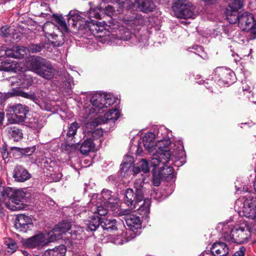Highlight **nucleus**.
<instances>
[{
  "instance_id": "1",
  "label": "nucleus",
  "mask_w": 256,
  "mask_h": 256,
  "mask_svg": "<svg viewBox=\"0 0 256 256\" xmlns=\"http://www.w3.org/2000/svg\"><path fill=\"white\" fill-rule=\"evenodd\" d=\"M153 134L158 146V151L157 155H162L168 153L170 158L174 157L176 160L174 166H180L184 164L186 160L184 159L186 157V152L184 150V146L182 141L178 142V146L176 148H173L172 152L170 150L168 146L171 144L170 138H172V132H169L166 126H156L153 128ZM166 154L164 157L166 158Z\"/></svg>"
},
{
  "instance_id": "2",
  "label": "nucleus",
  "mask_w": 256,
  "mask_h": 256,
  "mask_svg": "<svg viewBox=\"0 0 256 256\" xmlns=\"http://www.w3.org/2000/svg\"><path fill=\"white\" fill-rule=\"evenodd\" d=\"M166 158L164 154L156 155L152 160L151 166H152V184L153 185L158 186L160 184L162 178H172L174 177V168L172 166H165L172 158L168 153H166Z\"/></svg>"
},
{
  "instance_id": "3",
  "label": "nucleus",
  "mask_w": 256,
  "mask_h": 256,
  "mask_svg": "<svg viewBox=\"0 0 256 256\" xmlns=\"http://www.w3.org/2000/svg\"><path fill=\"white\" fill-rule=\"evenodd\" d=\"M124 220L128 228L121 234H118L115 239L114 243L122 244L127 242L140 234L141 229V220L138 216L134 214H124Z\"/></svg>"
},
{
  "instance_id": "4",
  "label": "nucleus",
  "mask_w": 256,
  "mask_h": 256,
  "mask_svg": "<svg viewBox=\"0 0 256 256\" xmlns=\"http://www.w3.org/2000/svg\"><path fill=\"white\" fill-rule=\"evenodd\" d=\"M0 196L6 200L9 201L5 204L7 208L12 211H16L24 208L23 200L26 197L25 193L22 190L14 189L10 187L0 188Z\"/></svg>"
},
{
  "instance_id": "5",
  "label": "nucleus",
  "mask_w": 256,
  "mask_h": 256,
  "mask_svg": "<svg viewBox=\"0 0 256 256\" xmlns=\"http://www.w3.org/2000/svg\"><path fill=\"white\" fill-rule=\"evenodd\" d=\"M214 77L212 78L214 80H207L206 81L204 80L202 82L201 81L198 82L200 84H204L205 86L212 92V88L208 86V84H214V82H218L219 85L222 84H227L228 86L234 84L236 80L234 72L229 68H226L223 67L216 68L213 72Z\"/></svg>"
},
{
  "instance_id": "6",
  "label": "nucleus",
  "mask_w": 256,
  "mask_h": 256,
  "mask_svg": "<svg viewBox=\"0 0 256 256\" xmlns=\"http://www.w3.org/2000/svg\"><path fill=\"white\" fill-rule=\"evenodd\" d=\"M146 179V176L141 174V178L136 180L134 188L136 192L132 188L127 189L124 194V202L131 210L136 208L138 203L144 200L143 186Z\"/></svg>"
},
{
  "instance_id": "7",
  "label": "nucleus",
  "mask_w": 256,
  "mask_h": 256,
  "mask_svg": "<svg viewBox=\"0 0 256 256\" xmlns=\"http://www.w3.org/2000/svg\"><path fill=\"white\" fill-rule=\"evenodd\" d=\"M252 230H256V227L252 226V222L245 221L240 225L230 228V240L238 244L247 242L251 237Z\"/></svg>"
},
{
  "instance_id": "8",
  "label": "nucleus",
  "mask_w": 256,
  "mask_h": 256,
  "mask_svg": "<svg viewBox=\"0 0 256 256\" xmlns=\"http://www.w3.org/2000/svg\"><path fill=\"white\" fill-rule=\"evenodd\" d=\"M242 205V208L237 210L238 213L240 216H246L254 221L256 220V197L250 196L242 202L240 200L236 202L235 208L237 206Z\"/></svg>"
},
{
  "instance_id": "9",
  "label": "nucleus",
  "mask_w": 256,
  "mask_h": 256,
  "mask_svg": "<svg viewBox=\"0 0 256 256\" xmlns=\"http://www.w3.org/2000/svg\"><path fill=\"white\" fill-rule=\"evenodd\" d=\"M106 30L105 26L102 24V22H98L94 20L91 21L84 20V25H80L78 28V32L82 36L90 34L102 37L105 34L104 32Z\"/></svg>"
},
{
  "instance_id": "10",
  "label": "nucleus",
  "mask_w": 256,
  "mask_h": 256,
  "mask_svg": "<svg viewBox=\"0 0 256 256\" xmlns=\"http://www.w3.org/2000/svg\"><path fill=\"white\" fill-rule=\"evenodd\" d=\"M53 242L50 241V236H48V238L46 239L45 235L42 233L35 234L28 238L22 240V245L29 248L44 246Z\"/></svg>"
},
{
  "instance_id": "11",
  "label": "nucleus",
  "mask_w": 256,
  "mask_h": 256,
  "mask_svg": "<svg viewBox=\"0 0 256 256\" xmlns=\"http://www.w3.org/2000/svg\"><path fill=\"white\" fill-rule=\"evenodd\" d=\"M8 111L11 114L13 123H20L24 121L28 112V108L22 104H16L8 108Z\"/></svg>"
},
{
  "instance_id": "12",
  "label": "nucleus",
  "mask_w": 256,
  "mask_h": 256,
  "mask_svg": "<svg viewBox=\"0 0 256 256\" xmlns=\"http://www.w3.org/2000/svg\"><path fill=\"white\" fill-rule=\"evenodd\" d=\"M104 97L105 93L101 92L94 94L90 99L92 106L86 110V111L88 110L90 114L94 113L101 114L103 112V108H104L106 105L104 104Z\"/></svg>"
},
{
  "instance_id": "13",
  "label": "nucleus",
  "mask_w": 256,
  "mask_h": 256,
  "mask_svg": "<svg viewBox=\"0 0 256 256\" xmlns=\"http://www.w3.org/2000/svg\"><path fill=\"white\" fill-rule=\"evenodd\" d=\"M72 226L71 223L68 220H63L59 222L48 233V236H50V241L60 239L62 234L70 231Z\"/></svg>"
},
{
  "instance_id": "14",
  "label": "nucleus",
  "mask_w": 256,
  "mask_h": 256,
  "mask_svg": "<svg viewBox=\"0 0 256 256\" xmlns=\"http://www.w3.org/2000/svg\"><path fill=\"white\" fill-rule=\"evenodd\" d=\"M173 9L177 17L180 18H192L194 16V8L190 4L175 3Z\"/></svg>"
},
{
  "instance_id": "15",
  "label": "nucleus",
  "mask_w": 256,
  "mask_h": 256,
  "mask_svg": "<svg viewBox=\"0 0 256 256\" xmlns=\"http://www.w3.org/2000/svg\"><path fill=\"white\" fill-rule=\"evenodd\" d=\"M14 226L20 232H26L33 226L32 219L28 216L20 214H18Z\"/></svg>"
},
{
  "instance_id": "16",
  "label": "nucleus",
  "mask_w": 256,
  "mask_h": 256,
  "mask_svg": "<svg viewBox=\"0 0 256 256\" xmlns=\"http://www.w3.org/2000/svg\"><path fill=\"white\" fill-rule=\"evenodd\" d=\"M124 22L128 27V29L130 30H139V26L145 24L144 18L138 14H134L132 16L124 18Z\"/></svg>"
},
{
  "instance_id": "17",
  "label": "nucleus",
  "mask_w": 256,
  "mask_h": 256,
  "mask_svg": "<svg viewBox=\"0 0 256 256\" xmlns=\"http://www.w3.org/2000/svg\"><path fill=\"white\" fill-rule=\"evenodd\" d=\"M254 18L252 13L244 12L240 14L238 26L243 31L251 30Z\"/></svg>"
},
{
  "instance_id": "18",
  "label": "nucleus",
  "mask_w": 256,
  "mask_h": 256,
  "mask_svg": "<svg viewBox=\"0 0 256 256\" xmlns=\"http://www.w3.org/2000/svg\"><path fill=\"white\" fill-rule=\"evenodd\" d=\"M8 94L10 96H21L27 99H29L34 102L36 104H38V106L40 105V100L36 96L34 92H32L30 91L28 92H26L20 88H12V92H8Z\"/></svg>"
},
{
  "instance_id": "19",
  "label": "nucleus",
  "mask_w": 256,
  "mask_h": 256,
  "mask_svg": "<svg viewBox=\"0 0 256 256\" xmlns=\"http://www.w3.org/2000/svg\"><path fill=\"white\" fill-rule=\"evenodd\" d=\"M28 52V48L25 46H17L12 48H8L5 50V55L7 57L14 58H22Z\"/></svg>"
},
{
  "instance_id": "20",
  "label": "nucleus",
  "mask_w": 256,
  "mask_h": 256,
  "mask_svg": "<svg viewBox=\"0 0 256 256\" xmlns=\"http://www.w3.org/2000/svg\"><path fill=\"white\" fill-rule=\"evenodd\" d=\"M56 70L50 63L42 64L36 69V73L40 76L48 80L53 78Z\"/></svg>"
},
{
  "instance_id": "21",
  "label": "nucleus",
  "mask_w": 256,
  "mask_h": 256,
  "mask_svg": "<svg viewBox=\"0 0 256 256\" xmlns=\"http://www.w3.org/2000/svg\"><path fill=\"white\" fill-rule=\"evenodd\" d=\"M142 143L144 147L149 152H152L158 146L155 138L154 134L152 132L146 133L142 137Z\"/></svg>"
},
{
  "instance_id": "22",
  "label": "nucleus",
  "mask_w": 256,
  "mask_h": 256,
  "mask_svg": "<svg viewBox=\"0 0 256 256\" xmlns=\"http://www.w3.org/2000/svg\"><path fill=\"white\" fill-rule=\"evenodd\" d=\"M30 176V174L24 166L18 165L14 168L13 177L15 180L24 182L28 180Z\"/></svg>"
},
{
  "instance_id": "23",
  "label": "nucleus",
  "mask_w": 256,
  "mask_h": 256,
  "mask_svg": "<svg viewBox=\"0 0 256 256\" xmlns=\"http://www.w3.org/2000/svg\"><path fill=\"white\" fill-rule=\"evenodd\" d=\"M210 250L214 256H226L228 254L229 249L225 243L216 242L212 245Z\"/></svg>"
},
{
  "instance_id": "24",
  "label": "nucleus",
  "mask_w": 256,
  "mask_h": 256,
  "mask_svg": "<svg viewBox=\"0 0 256 256\" xmlns=\"http://www.w3.org/2000/svg\"><path fill=\"white\" fill-rule=\"evenodd\" d=\"M83 18L75 12H70L68 15V24L70 27L79 28L80 25H84Z\"/></svg>"
},
{
  "instance_id": "25",
  "label": "nucleus",
  "mask_w": 256,
  "mask_h": 256,
  "mask_svg": "<svg viewBox=\"0 0 256 256\" xmlns=\"http://www.w3.org/2000/svg\"><path fill=\"white\" fill-rule=\"evenodd\" d=\"M8 137L14 141L18 142L23 137L22 130L14 126H10L6 128L5 130Z\"/></svg>"
},
{
  "instance_id": "26",
  "label": "nucleus",
  "mask_w": 256,
  "mask_h": 256,
  "mask_svg": "<svg viewBox=\"0 0 256 256\" xmlns=\"http://www.w3.org/2000/svg\"><path fill=\"white\" fill-rule=\"evenodd\" d=\"M20 65L16 61L6 60L0 63V71L16 72L19 70Z\"/></svg>"
},
{
  "instance_id": "27",
  "label": "nucleus",
  "mask_w": 256,
  "mask_h": 256,
  "mask_svg": "<svg viewBox=\"0 0 256 256\" xmlns=\"http://www.w3.org/2000/svg\"><path fill=\"white\" fill-rule=\"evenodd\" d=\"M66 252V248L63 244L59 245L53 248L45 250L42 256H64Z\"/></svg>"
},
{
  "instance_id": "28",
  "label": "nucleus",
  "mask_w": 256,
  "mask_h": 256,
  "mask_svg": "<svg viewBox=\"0 0 256 256\" xmlns=\"http://www.w3.org/2000/svg\"><path fill=\"white\" fill-rule=\"evenodd\" d=\"M102 224V218L98 215L94 214L86 221L87 228L90 231H95Z\"/></svg>"
},
{
  "instance_id": "29",
  "label": "nucleus",
  "mask_w": 256,
  "mask_h": 256,
  "mask_svg": "<svg viewBox=\"0 0 256 256\" xmlns=\"http://www.w3.org/2000/svg\"><path fill=\"white\" fill-rule=\"evenodd\" d=\"M52 18L58 25L61 32L65 33H68L70 32L68 24L66 23L62 14H54L52 15Z\"/></svg>"
},
{
  "instance_id": "30",
  "label": "nucleus",
  "mask_w": 256,
  "mask_h": 256,
  "mask_svg": "<svg viewBox=\"0 0 256 256\" xmlns=\"http://www.w3.org/2000/svg\"><path fill=\"white\" fill-rule=\"evenodd\" d=\"M137 4L140 11L144 13L152 12L156 7L152 0H138Z\"/></svg>"
},
{
  "instance_id": "31",
  "label": "nucleus",
  "mask_w": 256,
  "mask_h": 256,
  "mask_svg": "<svg viewBox=\"0 0 256 256\" xmlns=\"http://www.w3.org/2000/svg\"><path fill=\"white\" fill-rule=\"evenodd\" d=\"M72 240H82L84 236V228L78 226L72 225L69 232Z\"/></svg>"
},
{
  "instance_id": "32",
  "label": "nucleus",
  "mask_w": 256,
  "mask_h": 256,
  "mask_svg": "<svg viewBox=\"0 0 256 256\" xmlns=\"http://www.w3.org/2000/svg\"><path fill=\"white\" fill-rule=\"evenodd\" d=\"M138 0H117L118 10L120 12H124V10H130L134 6V4L137 3Z\"/></svg>"
},
{
  "instance_id": "33",
  "label": "nucleus",
  "mask_w": 256,
  "mask_h": 256,
  "mask_svg": "<svg viewBox=\"0 0 256 256\" xmlns=\"http://www.w3.org/2000/svg\"><path fill=\"white\" fill-rule=\"evenodd\" d=\"M150 205V199H144L143 204L142 206H140L138 209V210L140 214L142 216V218L146 220L148 218Z\"/></svg>"
},
{
  "instance_id": "34",
  "label": "nucleus",
  "mask_w": 256,
  "mask_h": 256,
  "mask_svg": "<svg viewBox=\"0 0 256 256\" xmlns=\"http://www.w3.org/2000/svg\"><path fill=\"white\" fill-rule=\"evenodd\" d=\"M93 140L92 138H88L82 144L80 150L83 154H88L90 150L94 147Z\"/></svg>"
},
{
  "instance_id": "35",
  "label": "nucleus",
  "mask_w": 256,
  "mask_h": 256,
  "mask_svg": "<svg viewBox=\"0 0 256 256\" xmlns=\"http://www.w3.org/2000/svg\"><path fill=\"white\" fill-rule=\"evenodd\" d=\"M90 21L92 20V18L102 20L104 18V14L103 12V10L101 8H96L90 9L87 13Z\"/></svg>"
},
{
  "instance_id": "36",
  "label": "nucleus",
  "mask_w": 256,
  "mask_h": 256,
  "mask_svg": "<svg viewBox=\"0 0 256 256\" xmlns=\"http://www.w3.org/2000/svg\"><path fill=\"white\" fill-rule=\"evenodd\" d=\"M119 225L116 220L106 219L104 221L102 220V226L104 230L111 232L117 230Z\"/></svg>"
},
{
  "instance_id": "37",
  "label": "nucleus",
  "mask_w": 256,
  "mask_h": 256,
  "mask_svg": "<svg viewBox=\"0 0 256 256\" xmlns=\"http://www.w3.org/2000/svg\"><path fill=\"white\" fill-rule=\"evenodd\" d=\"M64 33L61 32L60 35L58 36L54 33L50 34L51 38L53 40H52L51 44L56 47H60L62 46L64 42Z\"/></svg>"
},
{
  "instance_id": "38",
  "label": "nucleus",
  "mask_w": 256,
  "mask_h": 256,
  "mask_svg": "<svg viewBox=\"0 0 256 256\" xmlns=\"http://www.w3.org/2000/svg\"><path fill=\"white\" fill-rule=\"evenodd\" d=\"M226 16L228 22L230 24L238 23L240 14L238 12L227 10L226 12Z\"/></svg>"
},
{
  "instance_id": "39",
  "label": "nucleus",
  "mask_w": 256,
  "mask_h": 256,
  "mask_svg": "<svg viewBox=\"0 0 256 256\" xmlns=\"http://www.w3.org/2000/svg\"><path fill=\"white\" fill-rule=\"evenodd\" d=\"M4 244L7 246L8 250L6 254H11L16 252L18 248L16 242L12 238H7L4 240Z\"/></svg>"
},
{
  "instance_id": "40",
  "label": "nucleus",
  "mask_w": 256,
  "mask_h": 256,
  "mask_svg": "<svg viewBox=\"0 0 256 256\" xmlns=\"http://www.w3.org/2000/svg\"><path fill=\"white\" fill-rule=\"evenodd\" d=\"M28 126L32 128L38 130L43 127V123L41 119L34 118L30 119Z\"/></svg>"
},
{
  "instance_id": "41",
  "label": "nucleus",
  "mask_w": 256,
  "mask_h": 256,
  "mask_svg": "<svg viewBox=\"0 0 256 256\" xmlns=\"http://www.w3.org/2000/svg\"><path fill=\"white\" fill-rule=\"evenodd\" d=\"M120 112L117 108L110 110L104 114V117L108 120H116L118 119Z\"/></svg>"
},
{
  "instance_id": "42",
  "label": "nucleus",
  "mask_w": 256,
  "mask_h": 256,
  "mask_svg": "<svg viewBox=\"0 0 256 256\" xmlns=\"http://www.w3.org/2000/svg\"><path fill=\"white\" fill-rule=\"evenodd\" d=\"M48 44H44L43 43L32 44L27 48L28 52L31 53H37L40 52L43 48H48Z\"/></svg>"
},
{
  "instance_id": "43",
  "label": "nucleus",
  "mask_w": 256,
  "mask_h": 256,
  "mask_svg": "<svg viewBox=\"0 0 256 256\" xmlns=\"http://www.w3.org/2000/svg\"><path fill=\"white\" fill-rule=\"evenodd\" d=\"M133 162V158L132 156H126L124 157L122 164H120V171L122 172H126L132 164Z\"/></svg>"
},
{
  "instance_id": "44",
  "label": "nucleus",
  "mask_w": 256,
  "mask_h": 256,
  "mask_svg": "<svg viewBox=\"0 0 256 256\" xmlns=\"http://www.w3.org/2000/svg\"><path fill=\"white\" fill-rule=\"evenodd\" d=\"M223 31L229 39H232L236 36L237 32L232 25H228L222 27Z\"/></svg>"
},
{
  "instance_id": "45",
  "label": "nucleus",
  "mask_w": 256,
  "mask_h": 256,
  "mask_svg": "<svg viewBox=\"0 0 256 256\" xmlns=\"http://www.w3.org/2000/svg\"><path fill=\"white\" fill-rule=\"evenodd\" d=\"M104 104H106L104 108H107L113 104L114 103L120 102V100L118 98H116L112 94H110L105 93Z\"/></svg>"
},
{
  "instance_id": "46",
  "label": "nucleus",
  "mask_w": 256,
  "mask_h": 256,
  "mask_svg": "<svg viewBox=\"0 0 256 256\" xmlns=\"http://www.w3.org/2000/svg\"><path fill=\"white\" fill-rule=\"evenodd\" d=\"M78 128V124L76 122H75L72 123L68 128V130L66 133L67 137L72 138L76 134Z\"/></svg>"
},
{
  "instance_id": "47",
  "label": "nucleus",
  "mask_w": 256,
  "mask_h": 256,
  "mask_svg": "<svg viewBox=\"0 0 256 256\" xmlns=\"http://www.w3.org/2000/svg\"><path fill=\"white\" fill-rule=\"evenodd\" d=\"M244 5L242 0H232L229 4L230 10L238 12V10L242 8Z\"/></svg>"
},
{
  "instance_id": "48",
  "label": "nucleus",
  "mask_w": 256,
  "mask_h": 256,
  "mask_svg": "<svg viewBox=\"0 0 256 256\" xmlns=\"http://www.w3.org/2000/svg\"><path fill=\"white\" fill-rule=\"evenodd\" d=\"M112 191L108 190H103L102 192L101 195L104 199V204L112 203L111 200H114L112 196Z\"/></svg>"
},
{
  "instance_id": "49",
  "label": "nucleus",
  "mask_w": 256,
  "mask_h": 256,
  "mask_svg": "<svg viewBox=\"0 0 256 256\" xmlns=\"http://www.w3.org/2000/svg\"><path fill=\"white\" fill-rule=\"evenodd\" d=\"M20 76V81L21 84L24 87H28L32 85V78L30 76H27L26 74H23Z\"/></svg>"
},
{
  "instance_id": "50",
  "label": "nucleus",
  "mask_w": 256,
  "mask_h": 256,
  "mask_svg": "<svg viewBox=\"0 0 256 256\" xmlns=\"http://www.w3.org/2000/svg\"><path fill=\"white\" fill-rule=\"evenodd\" d=\"M64 77L66 78L65 85L68 88V92L69 95H70L72 93V84L74 82L73 78L70 76L68 73L64 74Z\"/></svg>"
},
{
  "instance_id": "51",
  "label": "nucleus",
  "mask_w": 256,
  "mask_h": 256,
  "mask_svg": "<svg viewBox=\"0 0 256 256\" xmlns=\"http://www.w3.org/2000/svg\"><path fill=\"white\" fill-rule=\"evenodd\" d=\"M96 210L94 212V214L100 216H106L108 212V210L102 205L96 206H95Z\"/></svg>"
},
{
  "instance_id": "52",
  "label": "nucleus",
  "mask_w": 256,
  "mask_h": 256,
  "mask_svg": "<svg viewBox=\"0 0 256 256\" xmlns=\"http://www.w3.org/2000/svg\"><path fill=\"white\" fill-rule=\"evenodd\" d=\"M138 166L140 168L142 172L144 174H146L149 172V164L147 160L144 159H142L140 163Z\"/></svg>"
},
{
  "instance_id": "53",
  "label": "nucleus",
  "mask_w": 256,
  "mask_h": 256,
  "mask_svg": "<svg viewBox=\"0 0 256 256\" xmlns=\"http://www.w3.org/2000/svg\"><path fill=\"white\" fill-rule=\"evenodd\" d=\"M101 22L102 24L105 26H110L115 25L116 20L112 18V16L105 17Z\"/></svg>"
},
{
  "instance_id": "54",
  "label": "nucleus",
  "mask_w": 256,
  "mask_h": 256,
  "mask_svg": "<svg viewBox=\"0 0 256 256\" xmlns=\"http://www.w3.org/2000/svg\"><path fill=\"white\" fill-rule=\"evenodd\" d=\"M36 148L35 146L23 148V157H26L32 156L36 151Z\"/></svg>"
},
{
  "instance_id": "55",
  "label": "nucleus",
  "mask_w": 256,
  "mask_h": 256,
  "mask_svg": "<svg viewBox=\"0 0 256 256\" xmlns=\"http://www.w3.org/2000/svg\"><path fill=\"white\" fill-rule=\"evenodd\" d=\"M0 152L2 159L6 161L9 156V154L7 149V145L6 143H4L2 146L0 148Z\"/></svg>"
},
{
  "instance_id": "56",
  "label": "nucleus",
  "mask_w": 256,
  "mask_h": 256,
  "mask_svg": "<svg viewBox=\"0 0 256 256\" xmlns=\"http://www.w3.org/2000/svg\"><path fill=\"white\" fill-rule=\"evenodd\" d=\"M10 28L8 25L4 26L0 30V36L3 38H7L10 34Z\"/></svg>"
},
{
  "instance_id": "57",
  "label": "nucleus",
  "mask_w": 256,
  "mask_h": 256,
  "mask_svg": "<svg viewBox=\"0 0 256 256\" xmlns=\"http://www.w3.org/2000/svg\"><path fill=\"white\" fill-rule=\"evenodd\" d=\"M11 150L14 151V156L18 158L23 157V148L14 146L11 148Z\"/></svg>"
},
{
  "instance_id": "58",
  "label": "nucleus",
  "mask_w": 256,
  "mask_h": 256,
  "mask_svg": "<svg viewBox=\"0 0 256 256\" xmlns=\"http://www.w3.org/2000/svg\"><path fill=\"white\" fill-rule=\"evenodd\" d=\"M91 135L94 138H98L103 135V130L102 128H96L91 132Z\"/></svg>"
},
{
  "instance_id": "59",
  "label": "nucleus",
  "mask_w": 256,
  "mask_h": 256,
  "mask_svg": "<svg viewBox=\"0 0 256 256\" xmlns=\"http://www.w3.org/2000/svg\"><path fill=\"white\" fill-rule=\"evenodd\" d=\"M114 12V8L112 6L110 5L108 6L105 8L104 10H103V12L105 14L104 18L112 16Z\"/></svg>"
},
{
  "instance_id": "60",
  "label": "nucleus",
  "mask_w": 256,
  "mask_h": 256,
  "mask_svg": "<svg viewBox=\"0 0 256 256\" xmlns=\"http://www.w3.org/2000/svg\"><path fill=\"white\" fill-rule=\"evenodd\" d=\"M136 37L135 34H132L128 32H124V34L121 36L120 39L124 41H130L131 39Z\"/></svg>"
},
{
  "instance_id": "61",
  "label": "nucleus",
  "mask_w": 256,
  "mask_h": 256,
  "mask_svg": "<svg viewBox=\"0 0 256 256\" xmlns=\"http://www.w3.org/2000/svg\"><path fill=\"white\" fill-rule=\"evenodd\" d=\"M61 148L64 150L71 151L75 148V145L73 144H70L68 142H64L62 144Z\"/></svg>"
},
{
  "instance_id": "62",
  "label": "nucleus",
  "mask_w": 256,
  "mask_h": 256,
  "mask_svg": "<svg viewBox=\"0 0 256 256\" xmlns=\"http://www.w3.org/2000/svg\"><path fill=\"white\" fill-rule=\"evenodd\" d=\"M246 248L244 246H241L239 250L235 252L232 256H244Z\"/></svg>"
},
{
  "instance_id": "63",
  "label": "nucleus",
  "mask_w": 256,
  "mask_h": 256,
  "mask_svg": "<svg viewBox=\"0 0 256 256\" xmlns=\"http://www.w3.org/2000/svg\"><path fill=\"white\" fill-rule=\"evenodd\" d=\"M230 50L232 53L231 55L234 58V60L236 62H240L241 60L240 57L238 55V54L234 52V50L232 48V46H230Z\"/></svg>"
},
{
  "instance_id": "64",
  "label": "nucleus",
  "mask_w": 256,
  "mask_h": 256,
  "mask_svg": "<svg viewBox=\"0 0 256 256\" xmlns=\"http://www.w3.org/2000/svg\"><path fill=\"white\" fill-rule=\"evenodd\" d=\"M102 118L98 117L94 119L91 122H90V125L94 126H97L102 123Z\"/></svg>"
}]
</instances>
